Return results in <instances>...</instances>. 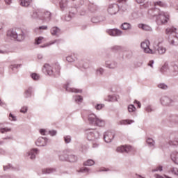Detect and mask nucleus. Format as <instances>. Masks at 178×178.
Wrapping results in <instances>:
<instances>
[{
    "instance_id": "obj_13",
    "label": "nucleus",
    "mask_w": 178,
    "mask_h": 178,
    "mask_svg": "<svg viewBox=\"0 0 178 178\" xmlns=\"http://www.w3.org/2000/svg\"><path fill=\"white\" fill-rule=\"evenodd\" d=\"M107 33L109 35H111L112 37H120L123 35L122 31L118 29L108 30Z\"/></svg>"
},
{
    "instance_id": "obj_11",
    "label": "nucleus",
    "mask_w": 178,
    "mask_h": 178,
    "mask_svg": "<svg viewBox=\"0 0 178 178\" xmlns=\"http://www.w3.org/2000/svg\"><path fill=\"white\" fill-rule=\"evenodd\" d=\"M149 40H145L141 42L140 44V48L143 49V51L145 54H152V49L149 48Z\"/></svg>"
},
{
    "instance_id": "obj_50",
    "label": "nucleus",
    "mask_w": 178,
    "mask_h": 178,
    "mask_svg": "<svg viewBox=\"0 0 178 178\" xmlns=\"http://www.w3.org/2000/svg\"><path fill=\"white\" fill-rule=\"evenodd\" d=\"M31 17L32 19H38V17H40V14H38L37 11H33V13L31 15Z\"/></svg>"
},
{
    "instance_id": "obj_39",
    "label": "nucleus",
    "mask_w": 178,
    "mask_h": 178,
    "mask_svg": "<svg viewBox=\"0 0 178 178\" xmlns=\"http://www.w3.org/2000/svg\"><path fill=\"white\" fill-rule=\"evenodd\" d=\"M111 51H113V52H119V51H122V48L121 46H113L111 47Z\"/></svg>"
},
{
    "instance_id": "obj_52",
    "label": "nucleus",
    "mask_w": 178,
    "mask_h": 178,
    "mask_svg": "<svg viewBox=\"0 0 178 178\" xmlns=\"http://www.w3.org/2000/svg\"><path fill=\"white\" fill-rule=\"evenodd\" d=\"M159 88H161V90H168V85L165 83H160L158 85Z\"/></svg>"
},
{
    "instance_id": "obj_26",
    "label": "nucleus",
    "mask_w": 178,
    "mask_h": 178,
    "mask_svg": "<svg viewBox=\"0 0 178 178\" xmlns=\"http://www.w3.org/2000/svg\"><path fill=\"white\" fill-rule=\"evenodd\" d=\"M51 12L45 11L43 14V16L40 17L41 20H44L45 22H50L51 21Z\"/></svg>"
},
{
    "instance_id": "obj_42",
    "label": "nucleus",
    "mask_w": 178,
    "mask_h": 178,
    "mask_svg": "<svg viewBox=\"0 0 178 178\" xmlns=\"http://www.w3.org/2000/svg\"><path fill=\"white\" fill-rule=\"evenodd\" d=\"M154 6H161V8H166V3L162 1H157L154 3Z\"/></svg>"
},
{
    "instance_id": "obj_46",
    "label": "nucleus",
    "mask_w": 178,
    "mask_h": 178,
    "mask_svg": "<svg viewBox=\"0 0 178 178\" xmlns=\"http://www.w3.org/2000/svg\"><path fill=\"white\" fill-rule=\"evenodd\" d=\"M19 67H22V64H14L10 65V69L13 72L15 69H19Z\"/></svg>"
},
{
    "instance_id": "obj_27",
    "label": "nucleus",
    "mask_w": 178,
    "mask_h": 178,
    "mask_svg": "<svg viewBox=\"0 0 178 178\" xmlns=\"http://www.w3.org/2000/svg\"><path fill=\"white\" fill-rule=\"evenodd\" d=\"M56 172V169L51 168H44L42 170V172L43 173V175H51L52 173H55Z\"/></svg>"
},
{
    "instance_id": "obj_48",
    "label": "nucleus",
    "mask_w": 178,
    "mask_h": 178,
    "mask_svg": "<svg viewBox=\"0 0 178 178\" xmlns=\"http://www.w3.org/2000/svg\"><path fill=\"white\" fill-rule=\"evenodd\" d=\"M147 143L148 144V145H149L150 147H154V145H155V141H154V140L152 138H148L147 140Z\"/></svg>"
},
{
    "instance_id": "obj_25",
    "label": "nucleus",
    "mask_w": 178,
    "mask_h": 178,
    "mask_svg": "<svg viewBox=\"0 0 178 178\" xmlns=\"http://www.w3.org/2000/svg\"><path fill=\"white\" fill-rule=\"evenodd\" d=\"M12 131V128L4 127L3 123L0 122V134H6V133H10Z\"/></svg>"
},
{
    "instance_id": "obj_61",
    "label": "nucleus",
    "mask_w": 178,
    "mask_h": 178,
    "mask_svg": "<svg viewBox=\"0 0 178 178\" xmlns=\"http://www.w3.org/2000/svg\"><path fill=\"white\" fill-rule=\"evenodd\" d=\"M145 111H146V112H149V113L154 112V108H152V107L149 105V106H146Z\"/></svg>"
},
{
    "instance_id": "obj_5",
    "label": "nucleus",
    "mask_w": 178,
    "mask_h": 178,
    "mask_svg": "<svg viewBox=\"0 0 178 178\" xmlns=\"http://www.w3.org/2000/svg\"><path fill=\"white\" fill-rule=\"evenodd\" d=\"M177 29L175 27L167 28L165 33L168 35H170L169 42L171 45H178V33Z\"/></svg>"
},
{
    "instance_id": "obj_19",
    "label": "nucleus",
    "mask_w": 178,
    "mask_h": 178,
    "mask_svg": "<svg viewBox=\"0 0 178 178\" xmlns=\"http://www.w3.org/2000/svg\"><path fill=\"white\" fill-rule=\"evenodd\" d=\"M106 67L108 69H116L118 67V63L115 61L106 60L105 62Z\"/></svg>"
},
{
    "instance_id": "obj_17",
    "label": "nucleus",
    "mask_w": 178,
    "mask_h": 178,
    "mask_svg": "<svg viewBox=\"0 0 178 178\" xmlns=\"http://www.w3.org/2000/svg\"><path fill=\"white\" fill-rule=\"evenodd\" d=\"M106 20V17L104 15L95 16L92 18V23H101L102 22H105Z\"/></svg>"
},
{
    "instance_id": "obj_64",
    "label": "nucleus",
    "mask_w": 178,
    "mask_h": 178,
    "mask_svg": "<svg viewBox=\"0 0 178 178\" xmlns=\"http://www.w3.org/2000/svg\"><path fill=\"white\" fill-rule=\"evenodd\" d=\"M134 104H136V105H138V108H141V103L140 102H138V100H135L134 102Z\"/></svg>"
},
{
    "instance_id": "obj_14",
    "label": "nucleus",
    "mask_w": 178,
    "mask_h": 178,
    "mask_svg": "<svg viewBox=\"0 0 178 178\" xmlns=\"http://www.w3.org/2000/svg\"><path fill=\"white\" fill-rule=\"evenodd\" d=\"M48 143V138L44 137H40L35 141V145L37 147H45Z\"/></svg>"
},
{
    "instance_id": "obj_37",
    "label": "nucleus",
    "mask_w": 178,
    "mask_h": 178,
    "mask_svg": "<svg viewBox=\"0 0 178 178\" xmlns=\"http://www.w3.org/2000/svg\"><path fill=\"white\" fill-rule=\"evenodd\" d=\"M65 144H70L72 143V136L70 135H65L63 137Z\"/></svg>"
},
{
    "instance_id": "obj_58",
    "label": "nucleus",
    "mask_w": 178,
    "mask_h": 178,
    "mask_svg": "<svg viewBox=\"0 0 178 178\" xmlns=\"http://www.w3.org/2000/svg\"><path fill=\"white\" fill-rule=\"evenodd\" d=\"M35 30H48V26L43 25L35 29Z\"/></svg>"
},
{
    "instance_id": "obj_59",
    "label": "nucleus",
    "mask_w": 178,
    "mask_h": 178,
    "mask_svg": "<svg viewBox=\"0 0 178 178\" xmlns=\"http://www.w3.org/2000/svg\"><path fill=\"white\" fill-rule=\"evenodd\" d=\"M9 119L10 120H11V122H16L17 119H16V116L13 115V114L10 113L9 115Z\"/></svg>"
},
{
    "instance_id": "obj_57",
    "label": "nucleus",
    "mask_w": 178,
    "mask_h": 178,
    "mask_svg": "<svg viewBox=\"0 0 178 178\" xmlns=\"http://www.w3.org/2000/svg\"><path fill=\"white\" fill-rule=\"evenodd\" d=\"M27 111H29V108L27 106H23L20 109L21 113H27Z\"/></svg>"
},
{
    "instance_id": "obj_18",
    "label": "nucleus",
    "mask_w": 178,
    "mask_h": 178,
    "mask_svg": "<svg viewBox=\"0 0 178 178\" xmlns=\"http://www.w3.org/2000/svg\"><path fill=\"white\" fill-rule=\"evenodd\" d=\"M76 13H77V8H72V10H70L69 14L65 16V20H66V22H70L72 17H73Z\"/></svg>"
},
{
    "instance_id": "obj_2",
    "label": "nucleus",
    "mask_w": 178,
    "mask_h": 178,
    "mask_svg": "<svg viewBox=\"0 0 178 178\" xmlns=\"http://www.w3.org/2000/svg\"><path fill=\"white\" fill-rule=\"evenodd\" d=\"M42 70L47 73L49 76H59L60 65H59V63H56L53 66H51L49 64H44Z\"/></svg>"
},
{
    "instance_id": "obj_51",
    "label": "nucleus",
    "mask_w": 178,
    "mask_h": 178,
    "mask_svg": "<svg viewBox=\"0 0 178 178\" xmlns=\"http://www.w3.org/2000/svg\"><path fill=\"white\" fill-rule=\"evenodd\" d=\"M133 149V147L130 145H125L124 146V152H126L127 154L131 152Z\"/></svg>"
},
{
    "instance_id": "obj_55",
    "label": "nucleus",
    "mask_w": 178,
    "mask_h": 178,
    "mask_svg": "<svg viewBox=\"0 0 178 178\" xmlns=\"http://www.w3.org/2000/svg\"><path fill=\"white\" fill-rule=\"evenodd\" d=\"M117 152H120L121 154L124 152V146H120L117 147Z\"/></svg>"
},
{
    "instance_id": "obj_38",
    "label": "nucleus",
    "mask_w": 178,
    "mask_h": 178,
    "mask_svg": "<svg viewBox=\"0 0 178 178\" xmlns=\"http://www.w3.org/2000/svg\"><path fill=\"white\" fill-rule=\"evenodd\" d=\"M60 42V40H56L51 42H49V43L45 44L44 46H42V48H45V47H50V45H54V44H56V42L58 44H59V42Z\"/></svg>"
},
{
    "instance_id": "obj_36",
    "label": "nucleus",
    "mask_w": 178,
    "mask_h": 178,
    "mask_svg": "<svg viewBox=\"0 0 178 178\" xmlns=\"http://www.w3.org/2000/svg\"><path fill=\"white\" fill-rule=\"evenodd\" d=\"M104 73H105V69L103 67H100L96 70L97 76H104Z\"/></svg>"
},
{
    "instance_id": "obj_60",
    "label": "nucleus",
    "mask_w": 178,
    "mask_h": 178,
    "mask_svg": "<svg viewBox=\"0 0 178 178\" xmlns=\"http://www.w3.org/2000/svg\"><path fill=\"white\" fill-rule=\"evenodd\" d=\"M170 145H178V138L175 140H170Z\"/></svg>"
},
{
    "instance_id": "obj_34",
    "label": "nucleus",
    "mask_w": 178,
    "mask_h": 178,
    "mask_svg": "<svg viewBox=\"0 0 178 178\" xmlns=\"http://www.w3.org/2000/svg\"><path fill=\"white\" fill-rule=\"evenodd\" d=\"M138 28L144 30L145 31H151V26L147 24H138Z\"/></svg>"
},
{
    "instance_id": "obj_15",
    "label": "nucleus",
    "mask_w": 178,
    "mask_h": 178,
    "mask_svg": "<svg viewBox=\"0 0 178 178\" xmlns=\"http://www.w3.org/2000/svg\"><path fill=\"white\" fill-rule=\"evenodd\" d=\"M113 134L111 131L105 132L104 134V140L105 143H112V140H113Z\"/></svg>"
},
{
    "instance_id": "obj_1",
    "label": "nucleus",
    "mask_w": 178,
    "mask_h": 178,
    "mask_svg": "<svg viewBox=\"0 0 178 178\" xmlns=\"http://www.w3.org/2000/svg\"><path fill=\"white\" fill-rule=\"evenodd\" d=\"M154 12H157V14L154 13L152 15V16H156V23H157V24H166V23H168L169 20V13L160 11L156 8L154 9Z\"/></svg>"
},
{
    "instance_id": "obj_32",
    "label": "nucleus",
    "mask_w": 178,
    "mask_h": 178,
    "mask_svg": "<svg viewBox=\"0 0 178 178\" xmlns=\"http://www.w3.org/2000/svg\"><path fill=\"white\" fill-rule=\"evenodd\" d=\"M67 162H77V156L74 154H72V150H70V155H68Z\"/></svg>"
},
{
    "instance_id": "obj_21",
    "label": "nucleus",
    "mask_w": 178,
    "mask_h": 178,
    "mask_svg": "<svg viewBox=\"0 0 178 178\" xmlns=\"http://www.w3.org/2000/svg\"><path fill=\"white\" fill-rule=\"evenodd\" d=\"M161 102L164 106H168L172 104V99L166 96H163L161 99Z\"/></svg>"
},
{
    "instance_id": "obj_54",
    "label": "nucleus",
    "mask_w": 178,
    "mask_h": 178,
    "mask_svg": "<svg viewBox=\"0 0 178 178\" xmlns=\"http://www.w3.org/2000/svg\"><path fill=\"white\" fill-rule=\"evenodd\" d=\"M171 173H173L176 176H178V169L177 168H172L170 170Z\"/></svg>"
},
{
    "instance_id": "obj_12",
    "label": "nucleus",
    "mask_w": 178,
    "mask_h": 178,
    "mask_svg": "<svg viewBox=\"0 0 178 178\" xmlns=\"http://www.w3.org/2000/svg\"><path fill=\"white\" fill-rule=\"evenodd\" d=\"M70 154V149H65V150H63V152H59L58 158L60 161H67V159H69Z\"/></svg>"
},
{
    "instance_id": "obj_44",
    "label": "nucleus",
    "mask_w": 178,
    "mask_h": 178,
    "mask_svg": "<svg viewBox=\"0 0 178 178\" xmlns=\"http://www.w3.org/2000/svg\"><path fill=\"white\" fill-rule=\"evenodd\" d=\"M74 99L75 101V102H83V97H81V95H76L74 97Z\"/></svg>"
},
{
    "instance_id": "obj_3",
    "label": "nucleus",
    "mask_w": 178,
    "mask_h": 178,
    "mask_svg": "<svg viewBox=\"0 0 178 178\" xmlns=\"http://www.w3.org/2000/svg\"><path fill=\"white\" fill-rule=\"evenodd\" d=\"M161 72L163 74H168L172 77L178 75V65L172 63L170 66L165 63L161 68Z\"/></svg>"
},
{
    "instance_id": "obj_53",
    "label": "nucleus",
    "mask_w": 178,
    "mask_h": 178,
    "mask_svg": "<svg viewBox=\"0 0 178 178\" xmlns=\"http://www.w3.org/2000/svg\"><path fill=\"white\" fill-rule=\"evenodd\" d=\"M163 167H162V165H159V166L156 167V169H153V170H152V172L153 173L155 172H162V170H163Z\"/></svg>"
},
{
    "instance_id": "obj_6",
    "label": "nucleus",
    "mask_w": 178,
    "mask_h": 178,
    "mask_svg": "<svg viewBox=\"0 0 178 178\" xmlns=\"http://www.w3.org/2000/svg\"><path fill=\"white\" fill-rule=\"evenodd\" d=\"M90 124L93 126H99V127H104L105 126V120L97 117L95 114H90L88 118Z\"/></svg>"
},
{
    "instance_id": "obj_45",
    "label": "nucleus",
    "mask_w": 178,
    "mask_h": 178,
    "mask_svg": "<svg viewBox=\"0 0 178 178\" xmlns=\"http://www.w3.org/2000/svg\"><path fill=\"white\" fill-rule=\"evenodd\" d=\"M103 108H105V104H97L95 106V109L97 111H101Z\"/></svg>"
},
{
    "instance_id": "obj_40",
    "label": "nucleus",
    "mask_w": 178,
    "mask_h": 178,
    "mask_svg": "<svg viewBox=\"0 0 178 178\" xmlns=\"http://www.w3.org/2000/svg\"><path fill=\"white\" fill-rule=\"evenodd\" d=\"M95 164V161L92 159H88L87 161L83 163L84 166H92V165Z\"/></svg>"
},
{
    "instance_id": "obj_23",
    "label": "nucleus",
    "mask_w": 178,
    "mask_h": 178,
    "mask_svg": "<svg viewBox=\"0 0 178 178\" xmlns=\"http://www.w3.org/2000/svg\"><path fill=\"white\" fill-rule=\"evenodd\" d=\"M88 9L92 13H95L97 10H99V7L95 3H90Z\"/></svg>"
},
{
    "instance_id": "obj_16",
    "label": "nucleus",
    "mask_w": 178,
    "mask_h": 178,
    "mask_svg": "<svg viewBox=\"0 0 178 178\" xmlns=\"http://www.w3.org/2000/svg\"><path fill=\"white\" fill-rule=\"evenodd\" d=\"M119 3L120 10H122V12H126L129 8V6H127V0H119Z\"/></svg>"
},
{
    "instance_id": "obj_28",
    "label": "nucleus",
    "mask_w": 178,
    "mask_h": 178,
    "mask_svg": "<svg viewBox=\"0 0 178 178\" xmlns=\"http://www.w3.org/2000/svg\"><path fill=\"white\" fill-rule=\"evenodd\" d=\"M104 101H107L108 102H116V101H118V96L109 95L104 99Z\"/></svg>"
},
{
    "instance_id": "obj_9",
    "label": "nucleus",
    "mask_w": 178,
    "mask_h": 178,
    "mask_svg": "<svg viewBox=\"0 0 178 178\" xmlns=\"http://www.w3.org/2000/svg\"><path fill=\"white\" fill-rule=\"evenodd\" d=\"M119 10H120V7L116 3L109 4L107 8V12L108 15H111V16H113V15H116V13H118Z\"/></svg>"
},
{
    "instance_id": "obj_63",
    "label": "nucleus",
    "mask_w": 178,
    "mask_h": 178,
    "mask_svg": "<svg viewBox=\"0 0 178 178\" xmlns=\"http://www.w3.org/2000/svg\"><path fill=\"white\" fill-rule=\"evenodd\" d=\"M56 131L55 130H52V131H49V134H50V136H51L52 137H54V136H56Z\"/></svg>"
},
{
    "instance_id": "obj_62",
    "label": "nucleus",
    "mask_w": 178,
    "mask_h": 178,
    "mask_svg": "<svg viewBox=\"0 0 178 178\" xmlns=\"http://www.w3.org/2000/svg\"><path fill=\"white\" fill-rule=\"evenodd\" d=\"M42 42V37H39L35 40V44L37 45H40V44H41V42Z\"/></svg>"
},
{
    "instance_id": "obj_10",
    "label": "nucleus",
    "mask_w": 178,
    "mask_h": 178,
    "mask_svg": "<svg viewBox=\"0 0 178 178\" xmlns=\"http://www.w3.org/2000/svg\"><path fill=\"white\" fill-rule=\"evenodd\" d=\"M38 154H40V149L38 148H33L26 152V156H28L29 159H31V161H34Z\"/></svg>"
},
{
    "instance_id": "obj_41",
    "label": "nucleus",
    "mask_w": 178,
    "mask_h": 178,
    "mask_svg": "<svg viewBox=\"0 0 178 178\" xmlns=\"http://www.w3.org/2000/svg\"><path fill=\"white\" fill-rule=\"evenodd\" d=\"M31 77L35 81H38V80H40V74H38L37 73H32V74H31Z\"/></svg>"
},
{
    "instance_id": "obj_29",
    "label": "nucleus",
    "mask_w": 178,
    "mask_h": 178,
    "mask_svg": "<svg viewBox=\"0 0 178 178\" xmlns=\"http://www.w3.org/2000/svg\"><path fill=\"white\" fill-rule=\"evenodd\" d=\"M50 33L53 35H59L60 34V29L58 26H54L51 29Z\"/></svg>"
},
{
    "instance_id": "obj_35",
    "label": "nucleus",
    "mask_w": 178,
    "mask_h": 178,
    "mask_svg": "<svg viewBox=\"0 0 178 178\" xmlns=\"http://www.w3.org/2000/svg\"><path fill=\"white\" fill-rule=\"evenodd\" d=\"M31 94H33V88H29L24 92V97L26 98H30L31 97Z\"/></svg>"
},
{
    "instance_id": "obj_47",
    "label": "nucleus",
    "mask_w": 178,
    "mask_h": 178,
    "mask_svg": "<svg viewBox=\"0 0 178 178\" xmlns=\"http://www.w3.org/2000/svg\"><path fill=\"white\" fill-rule=\"evenodd\" d=\"M136 106L133 104H130L128 106V111L129 113H131L132 112H136Z\"/></svg>"
},
{
    "instance_id": "obj_22",
    "label": "nucleus",
    "mask_w": 178,
    "mask_h": 178,
    "mask_svg": "<svg viewBox=\"0 0 178 178\" xmlns=\"http://www.w3.org/2000/svg\"><path fill=\"white\" fill-rule=\"evenodd\" d=\"M75 67H77V69H84L85 70L90 67L88 65L84 63L83 60H79L75 65Z\"/></svg>"
},
{
    "instance_id": "obj_33",
    "label": "nucleus",
    "mask_w": 178,
    "mask_h": 178,
    "mask_svg": "<svg viewBox=\"0 0 178 178\" xmlns=\"http://www.w3.org/2000/svg\"><path fill=\"white\" fill-rule=\"evenodd\" d=\"M31 0H20L19 3L21 6H24V8H27L28 6H30L31 5Z\"/></svg>"
},
{
    "instance_id": "obj_8",
    "label": "nucleus",
    "mask_w": 178,
    "mask_h": 178,
    "mask_svg": "<svg viewBox=\"0 0 178 178\" xmlns=\"http://www.w3.org/2000/svg\"><path fill=\"white\" fill-rule=\"evenodd\" d=\"M160 42H159L157 44L153 45V49L152 50V55H154L155 54H159V55H163L165 52H166V48L159 46Z\"/></svg>"
},
{
    "instance_id": "obj_30",
    "label": "nucleus",
    "mask_w": 178,
    "mask_h": 178,
    "mask_svg": "<svg viewBox=\"0 0 178 178\" xmlns=\"http://www.w3.org/2000/svg\"><path fill=\"white\" fill-rule=\"evenodd\" d=\"M120 29L124 31L131 30L132 29L131 24L128 22H124L120 25Z\"/></svg>"
},
{
    "instance_id": "obj_7",
    "label": "nucleus",
    "mask_w": 178,
    "mask_h": 178,
    "mask_svg": "<svg viewBox=\"0 0 178 178\" xmlns=\"http://www.w3.org/2000/svg\"><path fill=\"white\" fill-rule=\"evenodd\" d=\"M86 136L89 141H97L99 139V132L94 129H86Z\"/></svg>"
},
{
    "instance_id": "obj_56",
    "label": "nucleus",
    "mask_w": 178,
    "mask_h": 178,
    "mask_svg": "<svg viewBox=\"0 0 178 178\" xmlns=\"http://www.w3.org/2000/svg\"><path fill=\"white\" fill-rule=\"evenodd\" d=\"M80 172H81V173H88V172H90V170H89V168H81V169H80Z\"/></svg>"
},
{
    "instance_id": "obj_24",
    "label": "nucleus",
    "mask_w": 178,
    "mask_h": 178,
    "mask_svg": "<svg viewBox=\"0 0 178 178\" xmlns=\"http://www.w3.org/2000/svg\"><path fill=\"white\" fill-rule=\"evenodd\" d=\"M64 88H65L66 91H67L68 92H79V93L82 92V91L80 90L71 88L70 84L69 83H67L65 86H64Z\"/></svg>"
},
{
    "instance_id": "obj_43",
    "label": "nucleus",
    "mask_w": 178,
    "mask_h": 178,
    "mask_svg": "<svg viewBox=\"0 0 178 178\" xmlns=\"http://www.w3.org/2000/svg\"><path fill=\"white\" fill-rule=\"evenodd\" d=\"M3 170H13L14 168L11 164H7L6 165H3Z\"/></svg>"
},
{
    "instance_id": "obj_31",
    "label": "nucleus",
    "mask_w": 178,
    "mask_h": 178,
    "mask_svg": "<svg viewBox=\"0 0 178 178\" xmlns=\"http://www.w3.org/2000/svg\"><path fill=\"white\" fill-rule=\"evenodd\" d=\"M131 123H134V120H122L118 122V124L120 126H126L127 124H131Z\"/></svg>"
},
{
    "instance_id": "obj_4",
    "label": "nucleus",
    "mask_w": 178,
    "mask_h": 178,
    "mask_svg": "<svg viewBox=\"0 0 178 178\" xmlns=\"http://www.w3.org/2000/svg\"><path fill=\"white\" fill-rule=\"evenodd\" d=\"M7 37L11 38V40H17V41H24L26 39V33L24 31L17 30H9L7 31Z\"/></svg>"
},
{
    "instance_id": "obj_49",
    "label": "nucleus",
    "mask_w": 178,
    "mask_h": 178,
    "mask_svg": "<svg viewBox=\"0 0 178 178\" xmlns=\"http://www.w3.org/2000/svg\"><path fill=\"white\" fill-rule=\"evenodd\" d=\"M66 60H67V62L72 63L74 62V60H76V59L74 58V57H73V56H68L66 57Z\"/></svg>"
},
{
    "instance_id": "obj_20",
    "label": "nucleus",
    "mask_w": 178,
    "mask_h": 178,
    "mask_svg": "<svg viewBox=\"0 0 178 178\" xmlns=\"http://www.w3.org/2000/svg\"><path fill=\"white\" fill-rule=\"evenodd\" d=\"M68 3L69 0H60L59 6L60 10H62L63 12V10H66V9H67Z\"/></svg>"
}]
</instances>
